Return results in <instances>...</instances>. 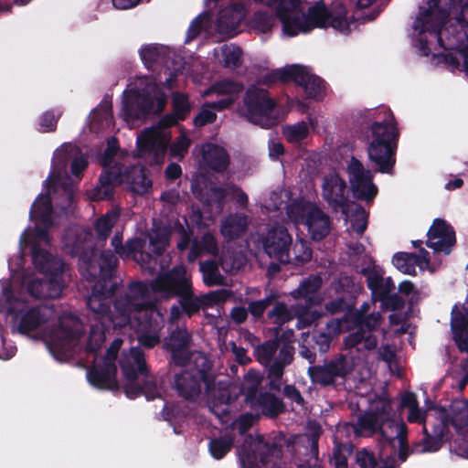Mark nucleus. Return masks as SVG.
<instances>
[{"instance_id": "nucleus-16", "label": "nucleus", "mask_w": 468, "mask_h": 468, "mask_svg": "<svg viewBox=\"0 0 468 468\" xmlns=\"http://www.w3.org/2000/svg\"><path fill=\"white\" fill-rule=\"evenodd\" d=\"M191 286V280L187 277L186 268L182 265L175 266L152 280L154 293L159 294L164 300L178 298Z\"/></svg>"}, {"instance_id": "nucleus-43", "label": "nucleus", "mask_w": 468, "mask_h": 468, "mask_svg": "<svg viewBox=\"0 0 468 468\" xmlns=\"http://www.w3.org/2000/svg\"><path fill=\"white\" fill-rule=\"evenodd\" d=\"M165 48L156 44L145 45L140 49L141 59L147 69H151L155 63L165 62Z\"/></svg>"}, {"instance_id": "nucleus-30", "label": "nucleus", "mask_w": 468, "mask_h": 468, "mask_svg": "<svg viewBox=\"0 0 468 468\" xmlns=\"http://www.w3.org/2000/svg\"><path fill=\"white\" fill-rule=\"evenodd\" d=\"M304 223L307 226L312 239L314 241L324 239L330 232L329 217L317 207L308 211Z\"/></svg>"}, {"instance_id": "nucleus-15", "label": "nucleus", "mask_w": 468, "mask_h": 468, "mask_svg": "<svg viewBox=\"0 0 468 468\" xmlns=\"http://www.w3.org/2000/svg\"><path fill=\"white\" fill-rule=\"evenodd\" d=\"M347 173L353 197L367 204L372 203L378 194V187L373 182L374 173L354 156L347 165Z\"/></svg>"}, {"instance_id": "nucleus-39", "label": "nucleus", "mask_w": 468, "mask_h": 468, "mask_svg": "<svg viewBox=\"0 0 468 468\" xmlns=\"http://www.w3.org/2000/svg\"><path fill=\"white\" fill-rule=\"evenodd\" d=\"M82 334L81 324L78 320L70 321V323L60 321L56 332L58 338L63 342V345H69L79 340Z\"/></svg>"}, {"instance_id": "nucleus-36", "label": "nucleus", "mask_w": 468, "mask_h": 468, "mask_svg": "<svg viewBox=\"0 0 468 468\" xmlns=\"http://www.w3.org/2000/svg\"><path fill=\"white\" fill-rule=\"evenodd\" d=\"M244 89L245 87L240 81L230 79H223L214 82L207 90V93L227 95L228 97L236 98L237 100Z\"/></svg>"}, {"instance_id": "nucleus-18", "label": "nucleus", "mask_w": 468, "mask_h": 468, "mask_svg": "<svg viewBox=\"0 0 468 468\" xmlns=\"http://www.w3.org/2000/svg\"><path fill=\"white\" fill-rule=\"evenodd\" d=\"M264 252L272 260L288 264L292 261V238L288 229L281 225L269 229L261 239Z\"/></svg>"}, {"instance_id": "nucleus-27", "label": "nucleus", "mask_w": 468, "mask_h": 468, "mask_svg": "<svg viewBox=\"0 0 468 468\" xmlns=\"http://www.w3.org/2000/svg\"><path fill=\"white\" fill-rule=\"evenodd\" d=\"M340 319L345 320L343 325L346 326V331L359 328L367 334L377 330L382 321V315L379 312H373L367 315L365 310H355V312L344 314Z\"/></svg>"}, {"instance_id": "nucleus-37", "label": "nucleus", "mask_w": 468, "mask_h": 468, "mask_svg": "<svg viewBox=\"0 0 468 468\" xmlns=\"http://www.w3.org/2000/svg\"><path fill=\"white\" fill-rule=\"evenodd\" d=\"M171 230L167 227L157 228L149 237V250L155 257L162 256L169 245Z\"/></svg>"}, {"instance_id": "nucleus-61", "label": "nucleus", "mask_w": 468, "mask_h": 468, "mask_svg": "<svg viewBox=\"0 0 468 468\" xmlns=\"http://www.w3.org/2000/svg\"><path fill=\"white\" fill-rule=\"evenodd\" d=\"M113 225L114 222L112 217L108 214L99 218L94 225L98 239L101 240H106L112 231Z\"/></svg>"}, {"instance_id": "nucleus-23", "label": "nucleus", "mask_w": 468, "mask_h": 468, "mask_svg": "<svg viewBox=\"0 0 468 468\" xmlns=\"http://www.w3.org/2000/svg\"><path fill=\"white\" fill-rule=\"evenodd\" d=\"M346 183L336 173L329 174L324 177L322 196L330 207L340 208L344 214L348 211V198L346 196Z\"/></svg>"}, {"instance_id": "nucleus-4", "label": "nucleus", "mask_w": 468, "mask_h": 468, "mask_svg": "<svg viewBox=\"0 0 468 468\" xmlns=\"http://www.w3.org/2000/svg\"><path fill=\"white\" fill-rule=\"evenodd\" d=\"M427 6H420L413 29L417 33L415 47L420 56L428 57L431 45L435 41L443 47L441 29L448 21L450 15L463 9V0H424Z\"/></svg>"}, {"instance_id": "nucleus-20", "label": "nucleus", "mask_w": 468, "mask_h": 468, "mask_svg": "<svg viewBox=\"0 0 468 468\" xmlns=\"http://www.w3.org/2000/svg\"><path fill=\"white\" fill-rule=\"evenodd\" d=\"M433 409L438 411V416L434 417L433 422H429L430 427L428 424L423 427L424 438L421 441L423 452L439 451L449 432V418L446 410L437 406Z\"/></svg>"}, {"instance_id": "nucleus-46", "label": "nucleus", "mask_w": 468, "mask_h": 468, "mask_svg": "<svg viewBox=\"0 0 468 468\" xmlns=\"http://www.w3.org/2000/svg\"><path fill=\"white\" fill-rule=\"evenodd\" d=\"M200 271L203 274V281L206 285L213 286L222 283L223 277L218 271V265L215 261L207 260L200 262Z\"/></svg>"}, {"instance_id": "nucleus-9", "label": "nucleus", "mask_w": 468, "mask_h": 468, "mask_svg": "<svg viewBox=\"0 0 468 468\" xmlns=\"http://www.w3.org/2000/svg\"><path fill=\"white\" fill-rule=\"evenodd\" d=\"M173 112L163 116L156 125L145 128L137 137L136 145L142 156L148 157L151 165H162L167 154V148L172 140L168 131L180 122Z\"/></svg>"}, {"instance_id": "nucleus-24", "label": "nucleus", "mask_w": 468, "mask_h": 468, "mask_svg": "<svg viewBox=\"0 0 468 468\" xmlns=\"http://www.w3.org/2000/svg\"><path fill=\"white\" fill-rule=\"evenodd\" d=\"M117 367L115 363L101 362L94 364L88 371L89 382L97 388L117 390L119 388L116 379Z\"/></svg>"}, {"instance_id": "nucleus-34", "label": "nucleus", "mask_w": 468, "mask_h": 468, "mask_svg": "<svg viewBox=\"0 0 468 468\" xmlns=\"http://www.w3.org/2000/svg\"><path fill=\"white\" fill-rule=\"evenodd\" d=\"M53 207L48 194L39 195L34 201L30 209V218L40 221L47 227L52 226Z\"/></svg>"}, {"instance_id": "nucleus-35", "label": "nucleus", "mask_w": 468, "mask_h": 468, "mask_svg": "<svg viewBox=\"0 0 468 468\" xmlns=\"http://www.w3.org/2000/svg\"><path fill=\"white\" fill-rule=\"evenodd\" d=\"M451 415L449 425L451 424L457 432H463L468 429V401L457 400L451 405Z\"/></svg>"}, {"instance_id": "nucleus-10", "label": "nucleus", "mask_w": 468, "mask_h": 468, "mask_svg": "<svg viewBox=\"0 0 468 468\" xmlns=\"http://www.w3.org/2000/svg\"><path fill=\"white\" fill-rule=\"evenodd\" d=\"M166 97L157 83L148 82L142 89H131L124 96L122 115L126 122H133L165 109Z\"/></svg>"}, {"instance_id": "nucleus-25", "label": "nucleus", "mask_w": 468, "mask_h": 468, "mask_svg": "<svg viewBox=\"0 0 468 468\" xmlns=\"http://www.w3.org/2000/svg\"><path fill=\"white\" fill-rule=\"evenodd\" d=\"M133 313L137 332L160 333L165 326L164 314L155 303L134 310Z\"/></svg>"}, {"instance_id": "nucleus-59", "label": "nucleus", "mask_w": 468, "mask_h": 468, "mask_svg": "<svg viewBox=\"0 0 468 468\" xmlns=\"http://www.w3.org/2000/svg\"><path fill=\"white\" fill-rule=\"evenodd\" d=\"M224 57V67L237 69L241 65L242 50L239 47L224 48L222 49Z\"/></svg>"}, {"instance_id": "nucleus-40", "label": "nucleus", "mask_w": 468, "mask_h": 468, "mask_svg": "<svg viewBox=\"0 0 468 468\" xmlns=\"http://www.w3.org/2000/svg\"><path fill=\"white\" fill-rule=\"evenodd\" d=\"M276 14L267 11H256L250 19V27L256 33L266 34L271 31L277 19Z\"/></svg>"}, {"instance_id": "nucleus-49", "label": "nucleus", "mask_w": 468, "mask_h": 468, "mask_svg": "<svg viewBox=\"0 0 468 468\" xmlns=\"http://www.w3.org/2000/svg\"><path fill=\"white\" fill-rule=\"evenodd\" d=\"M191 111V103L188 97L180 92H176L172 98V112L177 116V119L185 121Z\"/></svg>"}, {"instance_id": "nucleus-8", "label": "nucleus", "mask_w": 468, "mask_h": 468, "mask_svg": "<svg viewBox=\"0 0 468 468\" xmlns=\"http://www.w3.org/2000/svg\"><path fill=\"white\" fill-rule=\"evenodd\" d=\"M119 365L123 377L128 381L123 388L127 398L133 399L145 395L150 400L159 396L155 381L148 376L144 353L139 346H133L127 352L123 350Z\"/></svg>"}, {"instance_id": "nucleus-50", "label": "nucleus", "mask_w": 468, "mask_h": 468, "mask_svg": "<svg viewBox=\"0 0 468 468\" xmlns=\"http://www.w3.org/2000/svg\"><path fill=\"white\" fill-rule=\"evenodd\" d=\"M279 347L280 339L277 336L274 337L273 339L265 341L263 344L260 345L255 350L258 360L261 364L270 362Z\"/></svg>"}, {"instance_id": "nucleus-29", "label": "nucleus", "mask_w": 468, "mask_h": 468, "mask_svg": "<svg viewBox=\"0 0 468 468\" xmlns=\"http://www.w3.org/2000/svg\"><path fill=\"white\" fill-rule=\"evenodd\" d=\"M298 69L297 76L292 77V82L304 90L306 98L318 100L323 97L325 89V81L308 71V69L302 65H294Z\"/></svg>"}, {"instance_id": "nucleus-63", "label": "nucleus", "mask_w": 468, "mask_h": 468, "mask_svg": "<svg viewBox=\"0 0 468 468\" xmlns=\"http://www.w3.org/2000/svg\"><path fill=\"white\" fill-rule=\"evenodd\" d=\"M144 242L140 238H133L128 239L125 244H123L124 251L123 253L121 251L119 256L122 260L130 259L133 260L135 258L136 254L140 252L142 249H144Z\"/></svg>"}, {"instance_id": "nucleus-6", "label": "nucleus", "mask_w": 468, "mask_h": 468, "mask_svg": "<svg viewBox=\"0 0 468 468\" xmlns=\"http://www.w3.org/2000/svg\"><path fill=\"white\" fill-rule=\"evenodd\" d=\"M217 375L213 362L206 356L195 358L193 367L175 374L172 388L176 394L188 402H197L202 394V387L207 396L216 388Z\"/></svg>"}, {"instance_id": "nucleus-22", "label": "nucleus", "mask_w": 468, "mask_h": 468, "mask_svg": "<svg viewBox=\"0 0 468 468\" xmlns=\"http://www.w3.org/2000/svg\"><path fill=\"white\" fill-rule=\"evenodd\" d=\"M344 321L340 318H331L324 327H318V324H315V328L306 337L313 349H316L321 354L327 353L333 340L341 333L346 331V326L343 325Z\"/></svg>"}, {"instance_id": "nucleus-1", "label": "nucleus", "mask_w": 468, "mask_h": 468, "mask_svg": "<svg viewBox=\"0 0 468 468\" xmlns=\"http://www.w3.org/2000/svg\"><path fill=\"white\" fill-rule=\"evenodd\" d=\"M65 248L71 256L79 257L81 275L94 282L86 303L94 319L103 327H124L131 323L134 310L154 303L145 301L154 293L152 281L132 282L125 293L116 296L122 282L116 276L119 260L111 250L98 254L97 249L85 238H67Z\"/></svg>"}, {"instance_id": "nucleus-17", "label": "nucleus", "mask_w": 468, "mask_h": 468, "mask_svg": "<svg viewBox=\"0 0 468 468\" xmlns=\"http://www.w3.org/2000/svg\"><path fill=\"white\" fill-rule=\"evenodd\" d=\"M247 406L258 416L268 419H276L286 410L282 399L270 391H262L256 386L247 388L245 393Z\"/></svg>"}, {"instance_id": "nucleus-47", "label": "nucleus", "mask_w": 468, "mask_h": 468, "mask_svg": "<svg viewBox=\"0 0 468 468\" xmlns=\"http://www.w3.org/2000/svg\"><path fill=\"white\" fill-rule=\"evenodd\" d=\"M234 440L229 435L212 439L209 441L208 449L213 458L222 459L232 448Z\"/></svg>"}, {"instance_id": "nucleus-62", "label": "nucleus", "mask_w": 468, "mask_h": 468, "mask_svg": "<svg viewBox=\"0 0 468 468\" xmlns=\"http://www.w3.org/2000/svg\"><path fill=\"white\" fill-rule=\"evenodd\" d=\"M217 119V113L206 102L202 104L199 112L194 118L193 123L196 127H203L213 123Z\"/></svg>"}, {"instance_id": "nucleus-7", "label": "nucleus", "mask_w": 468, "mask_h": 468, "mask_svg": "<svg viewBox=\"0 0 468 468\" xmlns=\"http://www.w3.org/2000/svg\"><path fill=\"white\" fill-rule=\"evenodd\" d=\"M283 443L280 436L249 434L238 451L240 463L244 468H286Z\"/></svg>"}, {"instance_id": "nucleus-3", "label": "nucleus", "mask_w": 468, "mask_h": 468, "mask_svg": "<svg viewBox=\"0 0 468 468\" xmlns=\"http://www.w3.org/2000/svg\"><path fill=\"white\" fill-rule=\"evenodd\" d=\"M22 246L30 247L35 268L44 274L43 279L31 281L27 285L29 294L37 299H57L62 294L64 262L42 249L37 240H32L27 233L20 237Z\"/></svg>"}, {"instance_id": "nucleus-38", "label": "nucleus", "mask_w": 468, "mask_h": 468, "mask_svg": "<svg viewBox=\"0 0 468 468\" xmlns=\"http://www.w3.org/2000/svg\"><path fill=\"white\" fill-rule=\"evenodd\" d=\"M177 300L179 305L183 308L184 314L189 318L198 314L199 311L204 308V303L201 296H197L194 293L193 285L188 288L186 292L180 295Z\"/></svg>"}, {"instance_id": "nucleus-31", "label": "nucleus", "mask_w": 468, "mask_h": 468, "mask_svg": "<svg viewBox=\"0 0 468 468\" xmlns=\"http://www.w3.org/2000/svg\"><path fill=\"white\" fill-rule=\"evenodd\" d=\"M323 280L319 275H310L303 280L298 288L292 292L295 299H303L307 306L319 304L321 299L318 291L321 289Z\"/></svg>"}, {"instance_id": "nucleus-32", "label": "nucleus", "mask_w": 468, "mask_h": 468, "mask_svg": "<svg viewBox=\"0 0 468 468\" xmlns=\"http://www.w3.org/2000/svg\"><path fill=\"white\" fill-rule=\"evenodd\" d=\"M249 218L245 214L234 213L225 218L221 224V234L229 240L240 238L247 230Z\"/></svg>"}, {"instance_id": "nucleus-26", "label": "nucleus", "mask_w": 468, "mask_h": 468, "mask_svg": "<svg viewBox=\"0 0 468 468\" xmlns=\"http://www.w3.org/2000/svg\"><path fill=\"white\" fill-rule=\"evenodd\" d=\"M54 314L52 306L41 304L28 309L20 318L18 332L27 335L48 323Z\"/></svg>"}, {"instance_id": "nucleus-2", "label": "nucleus", "mask_w": 468, "mask_h": 468, "mask_svg": "<svg viewBox=\"0 0 468 468\" xmlns=\"http://www.w3.org/2000/svg\"><path fill=\"white\" fill-rule=\"evenodd\" d=\"M381 121H373L365 132L367 140V154L374 172L392 175L396 165V154L399 131L391 111L385 112Z\"/></svg>"}, {"instance_id": "nucleus-57", "label": "nucleus", "mask_w": 468, "mask_h": 468, "mask_svg": "<svg viewBox=\"0 0 468 468\" xmlns=\"http://www.w3.org/2000/svg\"><path fill=\"white\" fill-rule=\"evenodd\" d=\"M268 318L273 320L274 324H282L292 319V314L284 303L277 302L268 312Z\"/></svg>"}, {"instance_id": "nucleus-48", "label": "nucleus", "mask_w": 468, "mask_h": 468, "mask_svg": "<svg viewBox=\"0 0 468 468\" xmlns=\"http://www.w3.org/2000/svg\"><path fill=\"white\" fill-rule=\"evenodd\" d=\"M190 145L191 140L186 133H182L173 143H169L167 152L170 158L182 160L188 153Z\"/></svg>"}, {"instance_id": "nucleus-51", "label": "nucleus", "mask_w": 468, "mask_h": 468, "mask_svg": "<svg viewBox=\"0 0 468 468\" xmlns=\"http://www.w3.org/2000/svg\"><path fill=\"white\" fill-rule=\"evenodd\" d=\"M292 252L294 256L292 258L291 262L292 261L295 265H303L312 260L313 250L309 243L304 239L295 242Z\"/></svg>"}, {"instance_id": "nucleus-55", "label": "nucleus", "mask_w": 468, "mask_h": 468, "mask_svg": "<svg viewBox=\"0 0 468 468\" xmlns=\"http://www.w3.org/2000/svg\"><path fill=\"white\" fill-rule=\"evenodd\" d=\"M284 134L290 143H300L309 134L308 126L304 122H297L286 128Z\"/></svg>"}, {"instance_id": "nucleus-33", "label": "nucleus", "mask_w": 468, "mask_h": 468, "mask_svg": "<svg viewBox=\"0 0 468 468\" xmlns=\"http://www.w3.org/2000/svg\"><path fill=\"white\" fill-rule=\"evenodd\" d=\"M203 159L206 165L213 171L222 173L229 165V155L227 151L217 144H208L203 152Z\"/></svg>"}, {"instance_id": "nucleus-52", "label": "nucleus", "mask_w": 468, "mask_h": 468, "mask_svg": "<svg viewBox=\"0 0 468 468\" xmlns=\"http://www.w3.org/2000/svg\"><path fill=\"white\" fill-rule=\"evenodd\" d=\"M451 329L452 334L467 332L468 311L463 312L457 305H454L452 310Z\"/></svg>"}, {"instance_id": "nucleus-5", "label": "nucleus", "mask_w": 468, "mask_h": 468, "mask_svg": "<svg viewBox=\"0 0 468 468\" xmlns=\"http://www.w3.org/2000/svg\"><path fill=\"white\" fill-rule=\"evenodd\" d=\"M122 184L128 185L133 193L141 196L152 187V180L144 166L115 163L101 174L98 185L90 190L89 197L94 201L111 200L114 195V186Z\"/></svg>"}, {"instance_id": "nucleus-53", "label": "nucleus", "mask_w": 468, "mask_h": 468, "mask_svg": "<svg viewBox=\"0 0 468 468\" xmlns=\"http://www.w3.org/2000/svg\"><path fill=\"white\" fill-rule=\"evenodd\" d=\"M369 213L363 207L362 205H356L354 218L351 220L352 229L358 235L362 236L368 225Z\"/></svg>"}, {"instance_id": "nucleus-45", "label": "nucleus", "mask_w": 468, "mask_h": 468, "mask_svg": "<svg viewBox=\"0 0 468 468\" xmlns=\"http://www.w3.org/2000/svg\"><path fill=\"white\" fill-rule=\"evenodd\" d=\"M414 258L415 253L413 252H397L392 258V263L402 273L416 275L417 261Z\"/></svg>"}, {"instance_id": "nucleus-13", "label": "nucleus", "mask_w": 468, "mask_h": 468, "mask_svg": "<svg viewBox=\"0 0 468 468\" xmlns=\"http://www.w3.org/2000/svg\"><path fill=\"white\" fill-rule=\"evenodd\" d=\"M276 12L278 19L282 25V31L289 37L299 33H307L310 27L307 25L304 13L301 9L302 0H254Z\"/></svg>"}, {"instance_id": "nucleus-19", "label": "nucleus", "mask_w": 468, "mask_h": 468, "mask_svg": "<svg viewBox=\"0 0 468 468\" xmlns=\"http://www.w3.org/2000/svg\"><path fill=\"white\" fill-rule=\"evenodd\" d=\"M192 342V335L186 327L176 326L165 338L164 346L171 353V363L177 367H186L191 360L188 348Z\"/></svg>"}, {"instance_id": "nucleus-56", "label": "nucleus", "mask_w": 468, "mask_h": 468, "mask_svg": "<svg viewBox=\"0 0 468 468\" xmlns=\"http://www.w3.org/2000/svg\"><path fill=\"white\" fill-rule=\"evenodd\" d=\"M371 410L385 424L391 420L392 418V400L388 397H381Z\"/></svg>"}, {"instance_id": "nucleus-28", "label": "nucleus", "mask_w": 468, "mask_h": 468, "mask_svg": "<svg viewBox=\"0 0 468 468\" xmlns=\"http://www.w3.org/2000/svg\"><path fill=\"white\" fill-rule=\"evenodd\" d=\"M322 433V428L316 424L307 433L301 436L300 443L304 448V455L307 458L303 463L297 464V468H322L318 463V441Z\"/></svg>"}, {"instance_id": "nucleus-14", "label": "nucleus", "mask_w": 468, "mask_h": 468, "mask_svg": "<svg viewBox=\"0 0 468 468\" xmlns=\"http://www.w3.org/2000/svg\"><path fill=\"white\" fill-rule=\"evenodd\" d=\"M352 360L345 354L338 353L323 365H314L308 367V376L314 384L321 387H335L337 379L345 382L353 372Z\"/></svg>"}, {"instance_id": "nucleus-58", "label": "nucleus", "mask_w": 468, "mask_h": 468, "mask_svg": "<svg viewBox=\"0 0 468 468\" xmlns=\"http://www.w3.org/2000/svg\"><path fill=\"white\" fill-rule=\"evenodd\" d=\"M61 113H55L54 110L45 112L39 119L38 131L41 133H53L57 130V125Z\"/></svg>"}, {"instance_id": "nucleus-54", "label": "nucleus", "mask_w": 468, "mask_h": 468, "mask_svg": "<svg viewBox=\"0 0 468 468\" xmlns=\"http://www.w3.org/2000/svg\"><path fill=\"white\" fill-rule=\"evenodd\" d=\"M278 297L277 294L271 293L261 300L252 301L248 305V312L256 319L261 318L265 310L271 306Z\"/></svg>"}, {"instance_id": "nucleus-12", "label": "nucleus", "mask_w": 468, "mask_h": 468, "mask_svg": "<svg viewBox=\"0 0 468 468\" xmlns=\"http://www.w3.org/2000/svg\"><path fill=\"white\" fill-rule=\"evenodd\" d=\"M347 14L348 11L344 4H335L329 9L322 0L310 6L307 13H304L310 31L316 27H330L343 34L350 32L351 21L348 20Z\"/></svg>"}, {"instance_id": "nucleus-60", "label": "nucleus", "mask_w": 468, "mask_h": 468, "mask_svg": "<svg viewBox=\"0 0 468 468\" xmlns=\"http://www.w3.org/2000/svg\"><path fill=\"white\" fill-rule=\"evenodd\" d=\"M231 295V292L226 289H220L214 292H209L207 294H202L201 299L205 307H211L214 304L225 303Z\"/></svg>"}, {"instance_id": "nucleus-42", "label": "nucleus", "mask_w": 468, "mask_h": 468, "mask_svg": "<svg viewBox=\"0 0 468 468\" xmlns=\"http://www.w3.org/2000/svg\"><path fill=\"white\" fill-rule=\"evenodd\" d=\"M367 276V285L371 292V298L374 303L383 300L388 292L383 285V276L376 271L363 270Z\"/></svg>"}, {"instance_id": "nucleus-64", "label": "nucleus", "mask_w": 468, "mask_h": 468, "mask_svg": "<svg viewBox=\"0 0 468 468\" xmlns=\"http://www.w3.org/2000/svg\"><path fill=\"white\" fill-rule=\"evenodd\" d=\"M356 462L360 468H377L378 466L375 453L366 448L356 452Z\"/></svg>"}, {"instance_id": "nucleus-11", "label": "nucleus", "mask_w": 468, "mask_h": 468, "mask_svg": "<svg viewBox=\"0 0 468 468\" xmlns=\"http://www.w3.org/2000/svg\"><path fill=\"white\" fill-rule=\"evenodd\" d=\"M244 115L247 120L261 128L270 129L279 122L277 102L267 90L250 86L243 97Z\"/></svg>"}, {"instance_id": "nucleus-21", "label": "nucleus", "mask_w": 468, "mask_h": 468, "mask_svg": "<svg viewBox=\"0 0 468 468\" xmlns=\"http://www.w3.org/2000/svg\"><path fill=\"white\" fill-rule=\"evenodd\" d=\"M426 245L435 252L448 255L456 243L454 229L442 218H435L427 233Z\"/></svg>"}, {"instance_id": "nucleus-44", "label": "nucleus", "mask_w": 468, "mask_h": 468, "mask_svg": "<svg viewBox=\"0 0 468 468\" xmlns=\"http://www.w3.org/2000/svg\"><path fill=\"white\" fill-rule=\"evenodd\" d=\"M383 425L382 421L378 418V415L371 410H367L364 414L360 415L356 423L359 430L371 432H380L381 437L385 436V432L382 429Z\"/></svg>"}, {"instance_id": "nucleus-41", "label": "nucleus", "mask_w": 468, "mask_h": 468, "mask_svg": "<svg viewBox=\"0 0 468 468\" xmlns=\"http://www.w3.org/2000/svg\"><path fill=\"white\" fill-rule=\"evenodd\" d=\"M297 71L298 69H294V65L276 69L263 75L259 82L267 86H271L278 81L282 83H288L292 81V77L297 76Z\"/></svg>"}]
</instances>
